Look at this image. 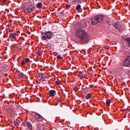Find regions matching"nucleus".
I'll return each mask as SVG.
<instances>
[{
    "instance_id": "13",
    "label": "nucleus",
    "mask_w": 130,
    "mask_h": 130,
    "mask_svg": "<svg viewBox=\"0 0 130 130\" xmlns=\"http://www.w3.org/2000/svg\"><path fill=\"white\" fill-rule=\"evenodd\" d=\"M20 122L18 121H14V124L15 126H18L19 125Z\"/></svg>"
},
{
    "instance_id": "10",
    "label": "nucleus",
    "mask_w": 130,
    "mask_h": 130,
    "mask_svg": "<svg viewBox=\"0 0 130 130\" xmlns=\"http://www.w3.org/2000/svg\"><path fill=\"white\" fill-rule=\"evenodd\" d=\"M56 93V91L54 90H51L49 92L48 94L51 96H54V94Z\"/></svg>"
},
{
    "instance_id": "5",
    "label": "nucleus",
    "mask_w": 130,
    "mask_h": 130,
    "mask_svg": "<svg viewBox=\"0 0 130 130\" xmlns=\"http://www.w3.org/2000/svg\"><path fill=\"white\" fill-rule=\"evenodd\" d=\"M113 25L115 28L118 30H121V25L119 24L118 22H115L112 23Z\"/></svg>"
},
{
    "instance_id": "25",
    "label": "nucleus",
    "mask_w": 130,
    "mask_h": 130,
    "mask_svg": "<svg viewBox=\"0 0 130 130\" xmlns=\"http://www.w3.org/2000/svg\"><path fill=\"white\" fill-rule=\"evenodd\" d=\"M73 88V89L75 91H77L78 89V88L76 86H75V87Z\"/></svg>"
},
{
    "instance_id": "23",
    "label": "nucleus",
    "mask_w": 130,
    "mask_h": 130,
    "mask_svg": "<svg viewBox=\"0 0 130 130\" xmlns=\"http://www.w3.org/2000/svg\"><path fill=\"white\" fill-rule=\"evenodd\" d=\"M41 54H42L40 51H38V52L37 54V56H41Z\"/></svg>"
},
{
    "instance_id": "29",
    "label": "nucleus",
    "mask_w": 130,
    "mask_h": 130,
    "mask_svg": "<svg viewBox=\"0 0 130 130\" xmlns=\"http://www.w3.org/2000/svg\"><path fill=\"white\" fill-rule=\"evenodd\" d=\"M74 1L75 2H78L80 1L81 0H74Z\"/></svg>"
},
{
    "instance_id": "17",
    "label": "nucleus",
    "mask_w": 130,
    "mask_h": 130,
    "mask_svg": "<svg viewBox=\"0 0 130 130\" xmlns=\"http://www.w3.org/2000/svg\"><path fill=\"white\" fill-rule=\"evenodd\" d=\"M28 129H31L32 128L31 124L30 123H29V122L28 126Z\"/></svg>"
},
{
    "instance_id": "26",
    "label": "nucleus",
    "mask_w": 130,
    "mask_h": 130,
    "mask_svg": "<svg viewBox=\"0 0 130 130\" xmlns=\"http://www.w3.org/2000/svg\"><path fill=\"white\" fill-rule=\"evenodd\" d=\"M71 5L70 4L67 5H66V8L68 9L69 8H70L71 7Z\"/></svg>"
},
{
    "instance_id": "20",
    "label": "nucleus",
    "mask_w": 130,
    "mask_h": 130,
    "mask_svg": "<svg viewBox=\"0 0 130 130\" xmlns=\"http://www.w3.org/2000/svg\"><path fill=\"white\" fill-rule=\"evenodd\" d=\"M55 83L56 85H59L61 84V83L60 80H58V81H56L55 82Z\"/></svg>"
},
{
    "instance_id": "30",
    "label": "nucleus",
    "mask_w": 130,
    "mask_h": 130,
    "mask_svg": "<svg viewBox=\"0 0 130 130\" xmlns=\"http://www.w3.org/2000/svg\"><path fill=\"white\" fill-rule=\"evenodd\" d=\"M25 63V61H22L21 63V64L22 65H24V64Z\"/></svg>"
},
{
    "instance_id": "15",
    "label": "nucleus",
    "mask_w": 130,
    "mask_h": 130,
    "mask_svg": "<svg viewBox=\"0 0 130 130\" xmlns=\"http://www.w3.org/2000/svg\"><path fill=\"white\" fill-rule=\"evenodd\" d=\"M42 4L41 3H39L37 5V7L40 9L41 8Z\"/></svg>"
},
{
    "instance_id": "35",
    "label": "nucleus",
    "mask_w": 130,
    "mask_h": 130,
    "mask_svg": "<svg viewBox=\"0 0 130 130\" xmlns=\"http://www.w3.org/2000/svg\"><path fill=\"white\" fill-rule=\"evenodd\" d=\"M7 40H8L9 41V39H8Z\"/></svg>"
},
{
    "instance_id": "8",
    "label": "nucleus",
    "mask_w": 130,
    "mask_h": 130,
    "mask_svg": "<svg viewBox=\"0 0 130 130\" xmlns=\"http://www.w3.org/2000/svg\"><path fill=\"white\" fill-rule=\"evenodd\" d=\"M34 7L33 5H29L27 8L28 12H32L34 11Z\"/></svg>"
},
{
    "instance_id": "33",
    "label": "nucleus",
    "mask_w": 130,
    "mask_h": 130,
    "mask_svg": "<svg viewBox=\"0 0 130 130\" xmlns=\"http://www.w3.org/2000/svg\"><path fill=\"white\" fill-rule=\"evenodd\" d=\"M28 123H29V122H28ZM28 124L29 123H28V124H26V126H28Z\"/></svg>"
},
{
    "instance_id": "14",
    "label": "nucleus",
    "mask_w": 130,
    "mask_h": 130,
    "mask_svg": "<svg viewBox=\"0 0 130 130\" xmlns=\"http://www.w3.org/2000/svg\"><path fill=\"white\" fill-rule=\"evenodd\" d=\"M125 40L128 44V46L130 47V38H126L125 39Z\"/></svg>"
},
{
    "instance_id": "16",
    "label": "nucleus",
    "mask_w": 130,
    "mask_h": 130,
    "mask_svg": "<svg viewBox=\"0 0 130 130\" xmlns=\"http://www.w3.org/2000/svg\"><path fill=\"white\" fill-rule=\"evenodd\" d=\"M110 99H108L106 101V103L108 106L110 105Z\"/></svg>"
},
{
    "instance_id": "22",
    "label": "nucleus",
    "mask_w": 130,
    "mask_h": 130,
    "mask_svg": "<svg viewBox=\"0 0 130 130\" xmlns=\"http://www.w3.org/2000/svg\"><path fill=\"white\" fill-rule=\"evenodd\" d=\"M57 58L60 60L63 59V58L60 55H58L57 56Z\"/></svg>"
},
{
    "instance_id": "32",
    "label": "nucleus",
    "mask_w": 130,
    "mask_h": 130,
    "mask_svg": "<svg viewBox=\"0 0 130 130\" xmlns=\"http://www.w3.org/2000/svg\"><path fill=\"white\" fill-rule=\"evenodd\" d=\"M5 76H7V74H5Z\"/></svg>"
},
{
    "instance_id": "2",
    "label": "nucleus",
    "mask_w": 130,
    "mask_h": 130,
    "mask_svg": "<svg viewBox=\"0 0 130 130\" xmlns=\"http://www.w3.org/2000/svg\"><path fill=\"white\" fill-rule=\"evenodd\" d=\"M104 16L102 15L93 16L91 18V22L93 24H95L101 22L103 20Z\"/></svg>"
},
{
    "instance_id": "34",
    "label": "nucleus",
    "mask_w": 130,
    "mask_h": 130,
    "mask_svg": "<svg viewBox=\"0 0 130 130\" xmlns=\"http://www.w3.org/2000/svg\"><path fill=\"white\" fill-rule=\"evenodd\" d=\"M108 47H106V49H107V50H108Z\"/></svg>"
},
{
    "instance_id": "1",
    "label": "nucleus",
    "mask_w": 130,
    "mask_h": 130,
    "mask_svg": "<svg viewBox=\"0 0 130 130\" xmlns=\"http://www.w3.org/2000/svg\"><path fill=\"white\" fill-rule=\"evenodd\" d=\"M77 34L78 37L80 39L82 43L87 42L89 39L86 31L84 29H81L78 30Z\"/></svg>"
},
{
    "instance_id": "9",
    "label": "nucleus",
    "mask_w": 130,
    "mask_h": 130,
    "mask_svg": "<svg viewBox=\"0 0 130 130\" xmlns=\"http://www.w3.org/2000/svg\"><path fill=\"white\" fill-rule=\"evenodd\" d=\"M17 35V34L16 33L13 32L10 33L9 34V37L12 38H13L14 39L16 40V36Z\"/></svg>"
},
{
    "instance_id": "28",
    "label": "nucleus",
    "mask_w": 130,
    "mask_h": 130,
    "mask_svg": "<svg viewBox=\"0 0 130 130\" xmlns=\"http://www.w3.org/2000/svg\"><path fill=\"white\" fill-rule=\"evenodd\" d=\"M79 76L80 77V79H83L84 77V76L79 75Z\"/></svg>"
},
{
    "instance_id": "11",
    "label": "nucleus",
    "mask_w": 130,
    "mask_h": 130,
    "mask_svg": "<svg viewBox=\"0 0 130 130\" xmlns=\"http://www.w3.org/2000/svg\"><path fill=\"white\" fill-rule=\"evenodd\" d=\"M79 25L80 26V28H85L87 26L86 24L84 22H82L81 23H80L79 24Z\"/></svg>"
},
{
    "instance_id": "21",
    "label": "nucleus",
    "mask_w": 130,
    "mask_h": 130,
    "mask_svg": "<svg viewBox=\"0 0 130 130\" xmlns=\"http://www.w3.org/2000/svg\"><path fill=\"white\" fill-rule=\"evenodd\" d=\"M28 122H24L23 123V125L24 126H26V124H28Z\"/></svg>"
},
{
    "instance_id": "7",
    "label": "nucleus",
    "mask_w": 130,
    "mask_h": 130,
    "mask_svg": "<svg viewBox=\"0 0 130 130\" xmlns=\"http://www.w3.org/2000/svg\"><path fill=\"white\" fill-rule=\"evenodd\" d=\"M35 117L36 119L38 121H42L43 120V117L39 114H36Z\"/></svg>"
},
{
    "instance_id": "27",
    "label": "nucleus",
    "mask_w": 130,
    "mask_h": 130,
    "mask_svg": "<svg viewBox=\"0 0 130 130\" xmlns=\"http://www.w3.org/2000/svg\"><path fill=\"white\" fill-rule=\"evenodd\" d=\"M53 54L55 56H56L57 55V53L56 52H54L53 53Z\"/></svg>"
},
{
    "instance_id": "3",
    "label": "nucleus",
    "mask_w": 130,
    "mask_h": 130,
    "mask_svg": "<svg viewBox=\"0 0 130 130\" xmlns=\"http://www.w3.org/2000/svg\"><path fill=\"white\" fill-rule=\"evenodd\" d=\"M41 38L42 40L47 41V39H51L52 37L53 33L50 31L43 32L42 34Z\"/></svg>"
},
{
    "instance_id": "24",
    "label": "nucleus",
    "mask_w": 130,
    "mask_h": 130,
    "mask_svg": "<svg viewBox=\"0 0 130 130\" xmlns=\"http://www.w3.org/2000/svg\"><path fill=\"white\" fill-rule=\"evenodd\" d=\"M29 60V59L27 58H26L25 59V61L27 63L28 62Z\"/></svg>"
},
{
    "instance_id": "12",
    "label": "nucleus",
    "mask_w": 130,
    "mask_h": 130,
    "mask_svg": "<svg viewBox=\"0 0 130 130\" xmlns=\"http://www.w3.org/2000/svg\"><path fill=\"white\" fill-rule=\"evenodd\" d=\"M24 75L22 73H20L19 74L18 78H24Z\"/></svg>"
},
{
    "instance_id": "18",
    "label": "nucleus",
    "mask_w": 130,
    "mask_h": 130,
    "mask_svg": "<svg viewBox=\"0 0 130 130\" xmlns=\"http://www.w3.org/2000/svg\"><path fill=\"white\" fill-rule=\"evenodd\" d=\"M91 96V94L90 93L89 94L86 95V98L87 99H89Z\"/></svg>"
},
{
    "instance_id": "6",
    "label": "nucleus",
    "mask_w": 130,
    "mask_h": 130,
    "mask_svg": "<svg viewBox=\"0 0 130 130\" xmlns=\"http://www.w3.org/2000/svg\"><path fill=\"white\" fill-rule=\"evenodd\" d=\"M46 77V76L43 74H38V78L40 80L44 81Z\"/></svg>"
},
{
    "instance_id": "19",
    "label": "nucleus",
    "mask_w": 130,
    "mask_h": 130,
    "mask_svg": "<svg viewBox=\"0 0 130 130\" xmlns=\"http://www.w3.org/2000/svg\"><path fill=\"white\" fill-rule=\"evenodd\" d=\"M81 7V6L80 5H77L76 8V9L77 10H78Z\"/></svg>"
},
{
    "instance_id": "4",
    "label": "nucleus",
    "mask_w": 130,
    "mask_h": 130,
    "mask_svg": "<svg viewBox=\"0 0 130 130\" xmlns=\"http://www.w3.org/2000/svg\"><path fill=\"white\" fill-rule=\"evenodd\" d=\"M124 65L125 67H130V56H127L125 60Z\"/></svg>"
},
{
    "instance_id": "31",
    "label": "nucleus",
    "mask_w": 130,
    "mask_h": 130,
    "mask_svg": "<svg viewBox=\"0 0 130 130\" xmlns=\"http://www.w3.org/2000/svg\"><path fill=\"white\" fill-rule=\"evenodd\" d=\"M7 0H2V1H3V2H7L6 1Z\"/></svg>"
}]
</instances>
